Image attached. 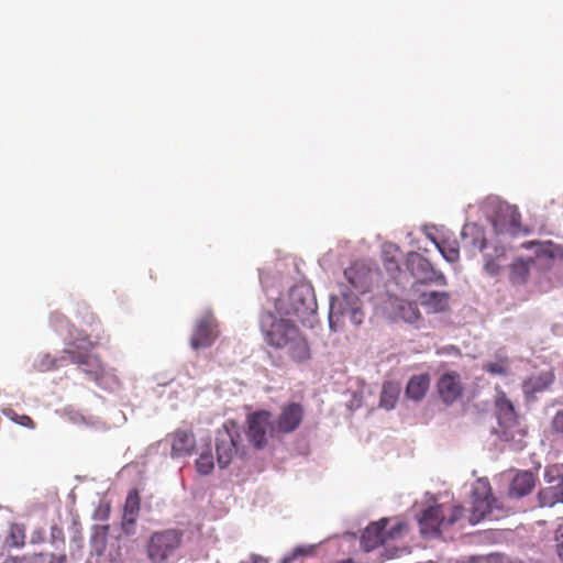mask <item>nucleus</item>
<instances>
[{"mask_svg":"<svg viewBox=\"0 0 563 563\" xmlns=\"http://www.w3.org/2000/svg\"><path fill=\"white\" fill-rule=\"evenodd\" d=\"M261 331L267 345L285 352L295 362L310 358V346L299 328L288 318H276L272 312L260 317Z\"/></svg>","mask_w":563,"mask_h":563,"instance_id":"nucleus-1","label":"nucleus"},{"mask_svg":"<svg viewBox=\"0 0 563 563\" xmlns=\"http://www.w3.org/2000/svg\"><path fill=\"white\" fill-rule=\"evenodd\" d=\"M97 344L98 342L91 341L88 335L79 334L68 343L60 360L67 357L70 363L82 366V371L98 383L104 377L106 368L97 355L90 354Z\"/></svg>","mask_w":563,"mask_h":563,"instance_id":"nucleus-2","label":"nucleus"},{"mask_svg":"<svg viewBox=\"0 0 563 563\" xmlns=\"http://www.w3.org/2000/svg\"><path fill=\"white\" fill-rule=\"evenodd\" d=\"M463 511L460 505L430 506L419 517L420 531L423 536H439L443 529L460 520Z\"/></svg>","mask_w":563,"mask_h":563,"instance_id":"nucleus-3","label":"nucleus"},{"mask_svg":"<svg viewBox=\"0 0 563 563\" xmlns=\"http://www.w3.org/2000/svg\"><path fill=\"white\" fill-rule=\"evenodd\" d=\"M317 303L313 299L311 290L303 285L292 287L286 299H280L277 305L279 313L290 318L294 317L299 321L306 320L310 314L314 313Z\"/></svg>","mask_w":563,"mask_h":563,"instance_id":"nucleus-4","label":"nucleus"},{"mask_svg":"<svg viewBox=\"0 0 563 563\" xmlns=\"http://www.w3.org/2000/svg\"><path fill=\"white\" fill-rule=\"evenodd\" d=\"M495 406L500 428V438L508 442H520L526 435V430L521 428L515 406L505 391L500 390L497 393Z\"/></svg>","mask_w":563,"mask_h":563,"instance_id":"nucleus-5","label":"nucleus"},{"mask_svg":"<svg viewBox=\"0 0 563 563\" xmlns=\"http://www.w3.org/2000/svg\"><path fill=\"white\" fill-rule=\"evenodd\" d=\"M181 538V532L176 529L154 532L146 545L147 556L151 562L166 563L167 559L180 545Z\"/></svg>","mask_w":563,"mask_h":563,"instance_id":"nucleus-6","label":"nucleus"},{"mask_svg":"<svg viewBox=\"0 0 563 563\" xmlns=\"http://www.w3.org/2000/svg\"><path fill=\"white\" fill-rule=\"evenodd\" d=\"M241 434L234 421H227L217 431L216 452L218 464L221 468L227 467L238 454Z\"/></svg>","mask_w":563,"mask_h":563,"instance_id":"nucleus-7","label":"nucleus"},{"mask_svg":"<svg viewBox=\"0 0 563 563\" xmlns=\"http://www.w3.org/2000/svg\"><path fill=\"white\" fill-rule=\"evenodd\" d=\"M272 418L267 410H258L247 416L246 435L254 448H264L268 442V435L276 432Z\"/></svg>","mask_w":563,"mask_h":563,"instance_id":"nucleus-8","label":"nucleus"},{"mask_svg":"<svg viewBox=\"0 0 563 563\" xmlns=\"http://www.w3.org/2000/svg\"><path fill=\"white\" fill-rule=\"evenodd\" d=\"M406 266L411 275L417 278L418 284H435L445 286L448 284L445 276L437 271L432 264L417 252H409L406 258Z\"/></svg>","mask_w":563,"mask_h":563,"instance_id":"nucleus-9","label":"nucleus"},{"mask_svg":"<svg viewBox=\"0 0 563 563\" xmlns=\"http://www.w3.org/2000/svg\"><path fill=\"white\" fill-rule=\"evenodd\" d=\"M218 336V323L212 314H205L198 319L194 329L190 345L194 350L210 346Z\"/></svg>","mask_w":563,"mask_h":563,"instance_id":"nucleus-10","label":"nucleus"},{"mask_svg":"<svg viewBox=\"0 0 563 563\" xmlns=\"http://www.w3.org/2000/svg\"><path fill=\"white\" fill-rule=\"evenodd\" d=\"M303 407L298 402H290L282 407L276 420L275 429L279 433H290L297 430L302 422Z\"/></svg>","mask_w":563,"mask_h":563,"instance_id":"nucleus-11","label":"nucleus"},{"mask_svg":"<svg viewBox=\"0 0 563 563\" xmlns=\"http://www.w3.org/2000/svg\"><path fill=\"white\" fill-rule=\"evenodd\" d=\"M494 497L490 493V487L487 482H478V485L473 492L472 501V521L478 522L486 515L492 512Z\"/></svg>","mask_w":563,"mask_h":563,"instance_id":"nucleus-12","label":"nucleus"},{"mask_svg":"<svg viewBox=\"0 0 563 563\" xmlns=\"http://www.w3.org/2000/svg\"><path fill=\"white\" fill-rule=\"evenodd\" d=\"M334 310H338L342 317H347L354 325H360L364 320L362 302L354 294H344L341 299L332 300L331 311Z\"/></svg>","mask_w":563,"mask_h":563,"instance_id":"nucleus-13","label":"nucleus"},{"mask_svg":"<svg viewBox=\"0 0 563 563\" xmlns=\"http://www.w3.org/2000/svg\"><path fill=\"white\" fill-rule=\"evenodd\" d=\"M437 387L442 401L452 405L461 397L463 391L461 375L457 372L444 373L439 378Z\"/></svg>","mask_w":563,"mask_h":563,"instance_id":"nucleus-14","label":"nucleus"},{"mask_svg":"<svg viewBox=\"0 0 563 563\" xmlns=\"http://www.w3.org/2000/svg\"><path fill=\"white\" fill-rule=\"evenodd\" d=\"M172 446V456L180 457L190 455L196 446V438L192 431L178 429L168 435Z\"/></svg>","mask_w":563,"mask_h":563,"instance_id":"nucleus-15","label":"nucleus"},{"mask_svg":"<svg viewBox=\"0 0 563 563\" xmlns=\"http://www.w3.org/2000/svg\"><path fill=\"white\" fill-rule=\"evenodd\" d=\"M388 519L371 523L362 534L361 543L365 551H372L385 543V527Z\"/></svg>","mask_w":563,"mask_h":563,"instance_id":"nucleus-16","label":"nucleus"},{"mask_svg":"<svg viewBox=\"0 0 563 563\" xmlns=\"http://www.w3.org/2000/svg\"><path fill=\"white\" fill-rule=\"evenodd\" d=\"M418 301L428 313L444 312L449 309L450 295L445 291H428L418 296Z\"/></svg>","mask_w":563,"mask_h":563,"instance_id":"nucleus-17","label":"nucleus"},{"mask_svg":"<svg viewBox=\"0 0 563 563\" xmlns=\"http://www.w3.org/2000/svg\"><path fill=\"white\" fill-rule=\"evenodd\" d=\"M533 257H517L509 265V280L514 285H523L529 280L530 272L536 266Z\"/></svg>","mask_w":563,"mask_h":563,"instance_id":"nucleus-18","label":"nucleus"},{"mask_svg":"<svg viewBox=\"0 0 563 563\" xmlns=\"http://www.w3.org/2000/svg\"><path fill=\"white\" fill-rule=\"evenodd\" d=\"M494 225L500 232L516 231L520 225V214L515 207L508 205L501 206L494 220Z\"/></svg>","mask_w":563,"mask_h":563,"instance_id":"nucleus-19","label":"nucleus"},{"mask_svg":"<svg viewBox=\"0 0 563 563\" xmlns=\"http://www.w3.org/2000/svg\"><path fill=\"white\" fill-rule=\"evenodd\" d=\"M536 486V475L530 471H520L514 477L509 495L512 497H523L529 495Z\"/></svg>","mask_w":563,"mask_h":563,"instance_id":"nucleus-20","label":"nucleus"},{"mask_svg":"<svg viewBox=\"0 0 563 563\" xmlns=\"http://www.w3.org/2000/svg\"><path fill=\"white\" fill-rule=\"evenodd\" d=\"M554 379L555 376L551 371L542 372L538 375L530 376L529 378L523 380V393L527 396L534 395L537 393H542L553 384Z\"/></svg>","mask_w":563,"mask_h":563,"instance_id":"nucleus-21","label":"nucleus"},{"mask_svg":"<svg viewBox=\"0 0 563 563\" xmlns=\"http://www.w3.org/2000/svg\"><path fill=\"white\" fill-rule=\"evenodd\" d=\"M430 387V377L428 374L413 375L406 387V396L413 400L420 401L424 398Z\"/></svg>","mask_w":563,"mask_h":563,"instance_id":"nucleus-22","label":"nucleus"},{"mask_svg":"<svg viewBox=\"0 0 563 563\" xmlns=\"http://www.w3.org/2000/svg\"><path fill=\"white\" fill-rule=\"evenodd\" d=\"M141 510V498L136 489L131 490L125 499L123 511V527L128 530V526L133 527L139 518Z\"/></svg>","mask_w":563,"mask_h":563,"instance_id":"nucleus-23","label":"nucleus"},{"mask_svg":"<svg viewBox=\"0 0 563 563\" xmlns=\"http://www.w3.org/2000/svg\"><path fill=\"white\" fill-rule=\"evenodd\" d=\"M395 314L407 323L416 324L421 319V313L413 301L397 300L395 305Z\"/></svg>","mask_w":563,"mask_h":563,"instance_id":"nucleus-24","label":"nucleus"},{"mask_svg":"<svg viewBox=\"0 0 563 563\" xmlns=\"http://www.w3.org/2000/svg\"><path fill=\"white\" fill-rule=\"evenodd\" d=\"M400 394V386L394 382H386L383 385L380 395V407L390 410L394 409Z\"/></svg>","mask_w":563,"mask_h":563,"instance_id":"nucleus-25","label":"nucleus"},{"mask_svg":"<svg viewBox=\"0 0 563 563\" xmlns=\"http://www.w3.org/2000/svg\"><path fill=\"white\" fill-rule=\"evenodd\" d=\"M433 242L439 252L448 262L456 263L460 260V247L457 241L443 240L441 242H437L433 240Z\"/></svg>","mask_w":563,"mask_h":563,"instance_id":"nucleus-26","label":"nucleus"},{"mask_svg":"<svg viewBox=\"0 0 563 563\" xmlns=\"http://www.w3.org/2000/svg\"><path fill=\"white\" fill-rule=\"evenodd\" d=\"M196 468H197V472L200 474V475H209L213 468H214V462H213V455H212V452H211V448L210 445L208 444L206 450H203L199 457L196 460Z\"/></svg>","mask_w":563,"mask_h":563,"instance_id":"nucleus-27","label":"nucleus"},{"mask_svg":"<svg viewBox=\"0 0 563 563\" xmlns=\"http://www.w3.org/2000/svg\"><path fill=\"white\" fill-rule=\"evenodd\" d=\"M25 543V528L22 525L12 523L9 529V536L5 544L10 548H20Z\"/></svg>","mask_w":563,"mask_h":563,"instance_id":"nucleus-28","label":"nucleus"},{"mask_svg":"<svg viewBox=\"0 0 563 563\" xmlns=\"http://www.w3.org/2000/svg\"><path fill=\"white\" fill-rule=\"evenodd\" d=\"M1 413L19 426H22V427L29 428V429L35 428V423L30 416L19 415L10 407L2 408Z\"/></svg>","mask_w":563,"mask_h":563,"instance_id":"nucleus-29","label":"nucleus"},{"mask_svg":"<svg viewBox=\"0 0 563 563\" xmlns=\"http://www.w3.org/2000/svg\"><path fill=\"white\" fill-rule=\"evenodd\" d=\"M539 499L542 506L554 505L555 503H563V485L560 490L554 488H547L539 492Z\"/></svg>","mask_w":563,"mask_h":563,"instance_id":"nucleus-30","label":"nucleus"},{"mask_svg":"<svg viewBox=\"0 0 563 563\" xmlns=\"http://www.w3.org/2000/svg\"><path fill=\"white\" fill-rule=\"evenodd\" d=\"M483 369L492 375H507L509 373V361L507 357H500L486 363Z\"/></svg>","mask_w":563,"mask_h":563,"instance_id":"nucleus-31","label":"nucleus"},{"mask_svg":"<svg viewBox=\"0 0 563 563\" xmlns=\"http://www.w3.org/2000/svg\"><path fill=\"white\" fill-rule=\"evenodd\" d=\"M544 479L550 484L556 483L558 485H563V475L556 465H551L545 468Z\"/></svg>","mask_w":563,"mask_h":563,"instance_id":"nucleus-32","label":"nucleus"},{"mask_svg":"<svg viewBox=\"0 0 563 563\" xmlns=\"http://www.w3.org/2000/svg\"><path fill=\"white\" fill-rule=\"evenodd\" d=\"M405 528H406V526L402 522H397L388 530H387V526H386L385 527V542L387 540H394V539L399 538L402 534Z\"/></svg>","mask_w":563,"mask_h":563,"instance_id":"nucleus-33","label":"nucleus"},{"mask_svg":"<svg viewBox=\"0 0 563 563\" xmlns=\"http://www.w3.org/2000/svg\"><path fill=\"white\" fill-rule=\"evenodd\" d=\"M484 269L488 275L496 276L500 272V265L498 264V262L495 258H493L489 255H486Z\"/></svg>","mask_w":563,"mask_h":563,"instance_id":"nucleus-34","label":"nucleus"},{"mask_svg":"<svg viewBox=\"0 0 563 563\" xmlns=\"http://www.w3.org/2000/svg\"><path fill=\"white\" fill-rule=\"evenodd\" d=\"M552 428L555 434L563 439V410H559L553 417Z\"/></svg>","mask_w":563,"mask_h":563,"instance_id":"nucleus-35","label":"nucleus"},{"mask_svg":"<svg viewBox=\"0 0 563 563\" xmlns=\"http://www.w3.org/2000/svg\"><path fill=\"white\" fill-rule=\"evenodd\" d=\"M51 538H52L53 543L60 542L64 544V542H65L64 531L62 528H59L57 526H52Z\"/></svg>","mask_w":563,"mask_h":563,"instance_id":"nucleus-36","label":"nucleus"},{"mask_svg":"<svg viewBox=\"0 0 563 563\" xmlns=\"http://www.w3.org/2000/svg\"><path fill=\"white\" fill-rule=\"evenodd\" d=\"M49 563H66V555L62 554L58 556H53Z\"/></svg>","mask_w":563,"mask_h":563,"instance_id":"nucleus-37","label":"nucleus"},{"mask_svg":"<svg viewBox=\"0 0 563 563\" xmlns=\"http://www.w3.org/2000/svg\"><path fill=\"white\" fill-rule=\"evenodd\" d=\"M242 563H267L266 560H264L263 558L261 556H255L253 555L251 558V562H242Z\"/></svg>","mask_w":563,"mask_h":563,"instance_id":"nucleus-38","label":"nucleus"},{"mask_svg":"<svg viewBox=\"0 0 563 563\" xmlns=\"http://www.w3.org/2000/svg\"><path fill=\"white\" fill-rule=\"evenodd\" d=\"M486 247V240L485 239H482L479 244H478V249L481 251H483L484 249Z\"/></svg>","mask_w":563,"mask_h":563,"instance_id":"nucleus-39","label":"nucleus"},{"mask_svg":"<svg viewBox=\"0 0 563 563\" xmlns=\"http://www.w3.org/2000/svg\"><path fill=\"white\" fill-rule=\"evenodd\" d=\"M18 558H10L5 563H18Z\"/></svg>","mask_w":563,"mask_h":563,"instance_id":"nucleus-40","label":"nucleus"},{"mask_svg":"<svg viewBox=\"0 0 563 563\" xmlns=\"http://www.w3.org/2000/svg\"><path fill=\"white\" fill-rule=\"evenodd\" d=\"M345 276L350 279V271H345Z\"/></svg>","mask_w":563,"mask_h":563,"instance_id":"nucleus-41","label":"nucleus"},{"mask_svg":"<svg viewBox=\"0 0 563 563\" xmlns=\"http://www.w3.org/2000/svg\"><path fill=\"white\" fill-rule=\"evenodd\" d=\"M52 367H57L56 361H53Z\"/></svg>","mask_w":563,"mask_h":563,"instance_id":"nucleus-42","label":"nucleus"}]
</instances>
